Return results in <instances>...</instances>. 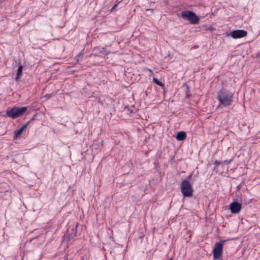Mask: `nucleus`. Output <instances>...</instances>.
Returning <instances> with one entry per match:
<instances>
[{
	"label": "nucleus",
	"mask_w": 260,
	"mask_h": 260,
	"mask_svg": "<svg viewBox=\"0 0 260 260\" xmlns=\"http://www.w3.org/2000/svg\"><path fill=\"white\" fill-rule=\"evenodd\" d=\"M234 93L222 88L217 92V100L220 105L227 107L231 106L233 102Z\"/></svg>",
	"instance_id": "nucleus-1"
},
{
	"label": "nucleus",
	"mask_w": 260,
	"mask_h": 260,
	"mask_svg": "<svg viewBox=\"0 0 260 260\" xmlns=\"http://www.w3.org/2000/svg\"><path fill=\"white\" fill-rule=\"evenodd\" d=\"M178 16L185 20L188 21L192 24H198L200 21L199 16L194 12L189 10L182 11Z\"/></svg>",
	"instance_id": "nucleus-2"
},
{
	"label": "nucleus",
	"mask_w": 260,
	"mask_h": 260,
	"mask_svg": "<svg viewBox=\"0 0 260 260\" xmlns=\"http://www.w3.org/2000/svg\"><path fill=\"white\" fill-rule=\"evenodd\" d=\"M180 188L184 197H190L192 196L193 189L188 180H183L181 183Z\"/></svg>",
	"instance_id": "nucleus-3"
},
{
	"label": "nucleus",
	"mask_w": 260,
	"mask_h": 260,
	"mask_svg": "<svg viewBox=\"0 0 260 260\" xmlns=\"http://www.w3.org/2000/svg\"><path fill=\"white\" fill-rule=\"evenodd\" d=\"M223 249V244L222 242H217L214 245L213 250V258L214 259H219L222 255Z\"/></svg>",
	"instance_id": "nucleus-4"
},
{
	"label": "nucleus",
	"mask_w": 260,
	"mask_h": 260,
	"mask_svg": "<svg viewBox=\"0 0 260 260\" xmlns=\"http://www.w3.org/2000/svg\"><path fill=\"white\" fill-rule=\"evenodd\" d=\"M26 107L14 106L13 108H8L6 110V114H23L26 111Z\"/></svg>",
	"instance_id": "nucleus-5"
},
{
	"label": "nucleus",
	"mask_w": 260,
	"mask_h": 260,
	"mask_svg": "<svg viewBox=\"0 0 260 260\" xmlns=\"http://www.w3.org/2000/svg\"><path fill=\"white\" fill-rule=\"evenodd\" d=\"M230 35L234 39H239L246 37L247 32L245 30L238 29L232 31Z\"/></svg>",
	"instance_id": "nucleus-6"
},
{
	"label": "nucleus",
	"mask_w": 260,
	"mask_h": 260,
	"mask_svg": "<svg viewBox=\"0 0 260 260\" xmlns=\"http://www.w3.org/2000/svg\"><path fill=\"white\" fill-rule=\"evenodd\" d=\"M241 208L242 205L237 202H233L230 205V209L233 214L239 213Z\"/></svg>",
	"instance_id": "nucleus-7"
},
{
	"label": "nucleus",
	"mask_w": 260,
	"mask_h": 260,
	"mask_svg": "<svg viewBox=\"0 0 260 260\" xmlns=\"http://www.w3.org/2000/svg\"><path fill=\"white\" fill-rule=\"evenodd\" d=\"M29 123V121L27 122L18 131L15 132V134L14 135V139H16L17 138L21 136V135L23 133V131H24V129H25L27 127Z\"/></svg>",
	"instance_id": "nucleus-8"
},
{
	"label": "nucleus",
	"mask_w": 260,
	"mask_h": 260,
	"mask_svg": "<svg viewBox=\"0 0 260 260\" xmlns=\"http://www.w3.org/2000/svg\"><path fill=\"white\" fill-rule=\"evenodd\" d=\"M182 89H183L184 94L185 95V98L186 99H188L190 97L191 94H190V88L188 85L187 84L185 83L183 84V85L182 86Z\"/></svg>",
	"instance_id": "nucleus-9"
},
{
	"label": "nucleus",
	"mask_w": 260,
	"mask_h": 260,
	"mask_svg": "<svg viewBox=\"0 0 260 260\" xmlns=\"http://www.w3.org/2000/svg\"><path fill=\"white\" fill-rule=\"evenodd\" d=\"M187 137L186 134L183 131L179 132L176 136V138L178 141H182L186 139Z\"/></svg>",
	"instance_id": "nucleus-10"
},
{
	"label": "nucleus",
	"mask_w": 260,
	"mask_h": 260,
	"mask_svg": "<svg viewBox=\"0 0 260 260\" xmlns=\"http://www.w3.org/2000/svg\"><path fill=\"white\" fill-rule=\"evenodd\" d=\"M23 66L20 63V65L18 67V68L17 71V74L16 76L15 77V80L17 81H18L20 78V77L22 76V70H23Z\"/></svg>",
	"instance_id": "nucleus-11"
},
{
	"label": "nucleus",
	"mask_w": 260,
	"mask_h": 260,
	"mask_svg": "<svg viewBox=\"0 0 260 260\" xmlns=\"http://www.w3.org/2000/svg\"><path fill=\"white\" fill-rule=\"evenodd\" d=\"M78 223H77L75 226L72 229V232L69 235V239H71L76 236Z\"/></svg>",
	"instance_id": "nucleus-12"
},
{
	"label": "nucleus",
	"mask_w": 260,
	"mask_h": 260,
	"mask_svg": "<svg viewBox=\"0 0 260 260\" xmlns=\"http://www.w3.org/2000/svg\"><path fill=\"white\" fill-rule=\"evenodd\" d=\"M153 81L157 85L162 87H164V84L160 81L158 80L157 78H153Z\"/></svg>",
	"instance_id": "nucleus-13"
},
{
	"label": "nucleus",
	"mask_w": 260,
	"mask_h": 260,
	"mask_svg": "<svg viewBox=\"0 0 260 260\" xmlns=\"http://www.w3.org/2000/svg\"><path fill=\"white\" fill-rule=\"evenodd\" d=\"M232 160H233L232 159H231L230 160L226 159V160H224L223 161H222L221 163H222V164L228 165L230 163H231L232 161Z\"/></svg>",
	"instance_id": "nucleus-14"
},
{
	"label": "nucleus",
	"mask_w": 260,
	"mask_h": 260,
	"mask_svg": "<svg viewBox=\"0 0 260 260\" xmlns=\"http://www.w3.org/2000/svg\"><path fill=\"white\" fill-rule=\"evenodd\" d=\"M7 115L9 116V117H12L13 119H15V118H17L20 115Z\"/></svg>",
	"instance_id": "nucleus-15"
},
{
	"label": "nucleus",
	"mask_w": 260,
	"mask_h": 260,
	"mask_svg": "<svg viewBox=\"0 0 260 260\" xmlns=\"http://www.w3.org/2000/svg\"><path fill=\"white\" fill-rule=\"evenodd\" d=\"M221 164H222L221 162H220L219 161H218L217 160H216L214 162V164L216 166H218L219 165H220Z\"/></svg>",
	"instance_id": "nucleus-16"
},
{
	"label": "nucleus",
	"mask_w": 260,
	"mask_h": 260,
	"mask_svg": "<svg viewBox=\"0 0 260 260\" xmlns=\"http://www.w3.org/2000/svg\"><path fill=\"white\" fill-rule=\"evenodd\" d=\"M118 6V4H115L113 7L112 8L111 10V11H113L115 10V9L116 8V7H117Z\"/></svg>",
	"instance_id": "nucleus-17"
},
{
	"label": "nucleus",
	"mask_w": 260,
	"mask_h": 260,
	"mask_svg": "<svg viewBox=\"0 0 260 260\" xmlns=\"http://www.w3.org/2000/svg\"><path fill=\"white\" fill-rule=\"evenodd\" d=\"M52 96V94H47L45 95V97L47 98H50Z\"/></svg>",
	"instance_id": "nucleus-18"
},
{
	"label": "nucleus",
	"mask_w": 260,
	"mask_h": 260,
	"mask_svg": "<svg viewBox=\"0 0 260 260\" xmlns=\"http://www.w3.org/2000/svg\"><path fill=\"white\" fill-rule=\"evenodd\" d=\"M192 177V174L190 175L188 177V179L190 180L191 179Z\"/></svg>",
	"instance_id": "nucleus-19"
}]
</instances>
